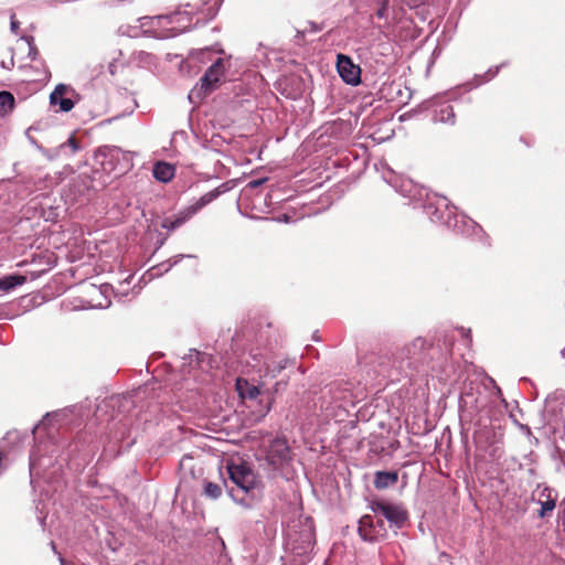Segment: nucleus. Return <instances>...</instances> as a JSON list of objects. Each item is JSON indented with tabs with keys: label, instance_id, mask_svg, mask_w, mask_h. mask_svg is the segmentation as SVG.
<instances>
[{
	"label": "nucleus",
	"instance_id": "4",
	"mask_svg": "<svg viewBox=\"0 0 565 565\" xmlns=\"http://www.w3.org/2000/svg\"><path fill=\"white\" fill-rule=\"evenodd\" d=\"M377 515H363L359 521V535L365 542H377L387 536V529L382 519Z\"/></svg>",
	"mask_w": 565,
	"mask_h": 565
},
{
	"label": "nucleus",
	"instance_id": "8",
	"mask_svg": "<svg viewBox=\"0 0 565 565\" xmlns=\"http://www.w3.org/2000/svg\"><path fill=\"white\" fill-rule=\"evenodd\" d=\"M224 76V64L222 58H217L204 73L201 78L199 95H207L213 92L221 83Z\"/></svg>",
	"mask_w": 565,
	"mask_h": 565
},
{
	"label": "nucleus",
	"instance_id": "11",
	"mask_svg": "<svg viewBox=\"0 0 565 565\" xmlns=\"http://www.w3.org/2000/svg\"><path fill=\"white\" fill-rule=\"evenodd\" d=\"M57 286L58 285H45L43 296L41 297L40 300H38V296L28 295V296L21 297V303L23 305L24 308H32L35 306H40L46 299L54 298V297L65 292V288H58L56 291L49 294V290L52 289V287H57Z\"/></svg>",
	"mask_w": 565,
	"mask_h": 565
},
{
	"label": "nucleus",
	"instance_id": "22",
	"mask_svg": "<svg viewBox=\"0 0 565 565\" xmlns=\"http://www.w3.org/2000/svg\"><path fill=\"white\" fill-rule=\"evenodd\" d=\"M66 145L72 148L73 152L78 150V143H77L76 139L73 137L68 138V140L65 143L61 145V147L63 148Z\"/></svg>",
	"mask_w": 565,
	"mask_h": 565
},
{
	"label": "nucleus",
	"instance_id": "7",
	"mask_svg": "<svg viewBox=\"0 0 565 565\" xmlns=\"http://www.w3.org/2000/svg\"><path fill=\"white\" fill-rule=\"evenodd\" d=\"M126 285H118V288H114L113 285H92L89 291V299L86 301L88 306L94 308H106L110 305V300L108 298L109 291L114 292L116 297H127L128 294L121 290V287Z\"/></svg>",
	"mask_w": 565,
	"mask_h": 565
},
{
	"label": "nucleus",
	"instance_id": "1",
	"mask_svg": "<svg viewBox=\"0 0 565 565\" xmlns=\"http://www.w3.org/2000/svg\"><path fill=\"white\" fill-rule=\"evenodd\" d=\"M227 190L228 186L226 183H224L218 188L203 194L194 204L181 210L173 217H166L161 222V227L168 231L177 230L185 222H188L193 215H195L201 209L213 202L216 198H218L222 193H225Z\"/></svg>",
	"mask_w": 565,
	"mask_h": 565
},
{
	"label": "nucleus",
	"instance_id": "3",
	"mask_svg": "<svg viewBox=\"0 0 565 565\" xmlns=\"http://www.w3.org/2000/svg\"><path fill=\"white\" fill-rule=\"evenodd\" d=\"M371 510L375 515L385 518L390 527L395 531L404 527L408 520V513L402 504L383 500L373 501L371 503Z\"/></svg>",
	"mask_w": 565,
	"mask_h": 565
},
{
	"label": "nucleus",
	"instance_id": "23",
	"mask_svg": "<svg viewBox=\"0 0 565 565\" xmlns=\"http://www.w3.org/2000/svg\"><path fill=\"white\" fill-rule=\"evenodd\" d=\"M19 26H20L19 21H17L14 14H12L11 15V31L13 33H18Z\"/></svg>",
	"mask_w": 565,
	"mask_h": 565
},
{
	"label": "nucleus",
	"instance_id": "27",
	"mask_svg": "<svg viewBox=\"0 0 565 565\" xmlns=\"http://www.w3.org/2000/svg\"><path fill=\"white\" fill-rule=\"evenodd\" d=\"M377 15H379V17H383V15H384V9L379 10V11H377Z\"/></svg>",
	"mask_w": 565,
	"mask_h": 565
},
{
	"label": "nucleus",
	"instance_id": "25",
	"mask_svg": "<svg viewBox=\"0 0 565 565\" xmlns=\"http://www.w3.org/2000/svg\"><path fill=\"white\" fill-rule=\"evenodd\" d=\"M140 290H141L140 285L135 286V287L131 289L132 296L138 295V294L140 292Z\"/></svg>",
	"mask_w": 565,
	"mask_h": 565
},
{
	"label": "nucleus",
	"instance_id": "12",
	"mask_svg": "<svg viewBox=\"0 0 565 565\" xmlns=\"http://www.w3.org/2000/svg\"><path fill=\"white\" fill-rule=\"evenodd\" d=\"M398 475L396 471H377L374 478V486L377 489H385L397 482Z\"/></svg>",
	"mask_w": 565,
	"mask_h": 565
},
{
	"label": "nucleus",
	"instance_id": "24",
	"mask_svg": "<svg viewBox=\"0 0 565 565\" xmlns=\"http://www.w3.org/2000/svg\"><path fill=\"white\" fill-rule=\"evenodd\" d=\"M266 179H258V180H254L249 183V185L252 188H257L259 185H262L264 182H265Z\"/></svg>",
	"mask_w": 565,
	"mask_h": 565
},
{
	"label": "nucleus",
	"instance_id": "6",
	"mask_svg": "<svg viewBox=\"0 0 565 565\" xmlns=\"http://www.w3.org/2000/svg\"><path fill=\"white\" fill-rule=\"evenodd\" d=\"M531 500L541 507L537 511V516L540 519H545L554 511L557 502V494L552 488L539 484L532 491Z\"/></svg>",
	"mask_w": 565,
	"mask_h": 565
},
{
	"label": "nucleus",
	"instance_id": "20",
	"mask_svg": "<svg viewBox=\"0 0 565 565\" xmlns=\"http://www.w3.org/2000/svg\"><path fill=\"white\" fill-rule=\"evenodd\" d=\"M25 280L26 278L24 276H6L0 279V282H25Z\"/></svg>",
	"mask_w": 565,
	"mask_h": 565
},
{
	"label": "nucleus",
	"instance_id": "29",
	"mask_svg": "<svg viewBox=\"0 0 565 565\" xmlns=\"http://www.w3.org/2000/svg\"><path fill=\"white\" fill-rule=\"evenodd\" d=\"M60 561L62 565H68V563L65 559L61 558Z\"/></svg>",
	"mask_w": 565,
	"mask_h": 565
},
{
	"label": "nucleus",
	"instance_id": "2",
	"mask_svg": "<svg viewBox=\"0 0 565 565\" xmlns=\"http://www.w3.org/2000/svg\"><path fill=\"white\" fill-rule=\"evenodd\" d=\"M230 479L242 491L250 498H255L256 492L259 493V480L254 470L246 463H230L227 465Z\"/></svg>",
	"mask_w": 565,
	"mask_h": 565
},
{
	"label": "nucleus",
	"instance_id": "26",
	"mask_svg": "<svg viewBox=\"0 0 565 565\" xmlns=\"http://www.w3.org/2000/svg\"><path fill=\"white\" fill-rule=\"evenodd\" d=\"M270 407H271V402H269L268 405L266 406L265 414H267L270 411Z\"/></svg>",
	"mask_w": 565,
	"mask_h": 565
},
{
	"label": "nucleus",
	"instance_id": "21",
	"mask_svg": "<svg viewBox=\"0 0 565 565\" xmlns=\"http://www.w3.org/2000/svg\"><path fill=\"white\" fill-rule=\"evenodd\" d=\"M122 154L124 157L126 156L119 148L117 147H113V148H109L108 149V153L107 156H109L110 158H119V156Z\"/></svg>",
	"mask_w": 565,
	"mask_h": 565
},
{
	"label": "nucleus",
	"instance_id": "15",
	"mask_svg": "<svg viewBox=\"0 0 565 565\" xmlns=\"http://www.w3.org/2000/svg\"><path fill=\"white\" fill-rule=\"evenodd\" d=\"M434 119L438 122L454 125L456 119L454 107L451 105L441 106L438 110L435 111Z\"/></svg>",
	"mask_w": 565,
	"mask_h": 565
},
{
	"label": "nucleus",
	"instance_id": "14",
	"mask_svg": "<svg viewBox=\"0 0 565 565\" xmlns=\"http://www.w3.org/2000/svg\"><path fill=\"white\" fill-rule=\"evenodd\" d=\"M429 348V343L424 338H416L405 347L407 358H417Z\"/></svg>",
	"mask_w": 565,
	"mask_h": 565
},
{
	"label": "nucleus",
	"instance_id": "28",
	"mask_svg": "<svg viewBox=\"0 0 565 565\" xmlns=\"http://www.w3.org/2000/svg\"><path fill=\"white\" fill-rule=\"evenodd\" d=\"M279 386H280V383H279V382H276V384H275V391H276V392L279 390Z\"/></svg>",
	"mask_w": 565,
	"mask_h": 565
},
{
	"label": "nucleus",
	"instance_id": "5",
	"mask_svg": "<svg viewBox=\"0 0 565 565\" xmlns=\"http://www.w3.org/2000/svg\"><path fill=\"white\" fill-rule=\"evenodd\" d=\"M266 461L274 470L280 469L291 461V450L285 438L278 437L270 441Z\"/></svg>",
	"mask_w": 565,
	"mask_h": 565
},
{
	"label": "nucleus",
	"instance_id": "19",
	"mask_svg": "<svg viewBox=\"0 0 565 565\" xmlns=\"http://www.w3.org/2000/svg\"><path fill=\"white\" fill-rule=\"evenodd\" d=\"M288 361L280 360L277 362H271L266 366V373L271 375L273 377L277 376L282 370L286 369Z\"/></svg>",
	"mask_w": 565,
	"mask_h": 565
},
{
	"label": "nucleus",
	"instance_id": "16",
	"mask_svg": "<svg viewBox=\"0 0 565 565\" xmlns=\"http://www.w3.org/2000/svg\"><path fill=\"white\" fill-rule=\"evenodd\" d=\"M244 386L242 385V381L237 380V388L242 397L247 398H256L259 395V388L255 385L248 384L247 381H244Z\"/></svg>",
	"mask_w": 565,
	"mask_h": 565
},
{
	"label": "nucleus",
	"instance_id": "18",
	"mask_svg": "<svg viewBox=\"0 0 565 565\" xmlns=\"http://www.w3.org/2000/svg\"><path fill=\"white\" fill-rule=\"evenodd\" d=\"M204 494L210 499L216 500L222 495V487L217 483L205 481Z\"/></svg>",
	"mask_w": 565,
	"mask_h": 565
},
{
	"label": "nucleus",
	"instance_id": "13",
	"mask_svg": "<svg viewBox=\"0 0 565 565\" xmlns=\"http://www.w3.org/2000/svg\"><path fill=\"white\" fill-rule=\"evenodd\" d=\"M152 172L158 181L169 182L174 175V167L167 162H157Z\"/></svg>",
	"mask_w": 565,
	"mask_h": 565
},
{
	"label": "nucleus",
	"instance_id": "17",
	"mask_svg": "<svg viewBox=\"0 0 565 565\" xmlns=\"http://www.w3.org/2000/svg\"><path fill=\"white\" fill-rule=\"evenodd\" d=\"M14 106V97L9 92H0V114L4 115Z\"/></svg>",
	"mask_w": 565,
	"mask_h": 565
},
{
	"label": "nucleus",
	"instance_id": "10",
	"mask_svg": "<svg viewBox=\"0 0 565 565\" xmlns=\"http://www.w3.org/2000/svg\"><path fill=\"white\" fill-rule=\"evenodd\" d=\"M71 88L65 84H58L50 95L51 105H58L60 110L67 113L74 107L71 98L64 97Z\"/></svg>",
	"mask_w": 565,
	"mask_h": 565
},
{
	"label": "nucleus",
	"instance_id": "30",
	"mask_svg": "<svg viewBox=\"0 0 565 565\" xmlns=\"http://www.w3.org/2000/svg\"><path fill=\"white\" fill-rule=\"evenodd\" d=\"M231 494L234 497L235 495V490L234 489H231Z\"/></svg>",
	"mask_w": 565,
	"mask_h": 565
},
{
	"label": "nucleus",
	"instance_id": "9",
	"mask_svg": "<svg viewBox=\"0 0 565 565\" xmlns=\"http://www.w3.org/2000/svg\"><path fill=\"white\" fill-rule=\"evenodd\" d=\"M337 68L339 75L347 84L358 85L361 82V68L349 56L339 54Z\"/></svg>",
	"mask_w": 565,
	"mask_h": 565
}]
</instances>
